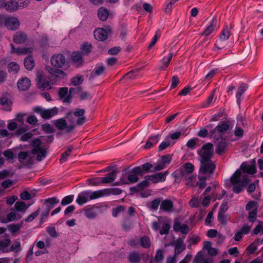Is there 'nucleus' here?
Returning <instances> with one entry per match:
<instances>
[{"instance_id": "obj_1", "label": "nucleus", "mask_w": 263, "mask_h": 263, "mask_svg": "<svg viewBox=\"0 0 263 263\" xmlns=\"http://www.w3.org/2000/svg\"><path fill=\"white\" fill-rule=\"evenodd\" d=\"M198 154L200 156L199 174L211 177L216 166V162L212 160L214 155L213 144L208 143L203 145Z\"/></svg>"}, {"instance_id": "obj_2", "label": "nucleus", "mask_w": 263, "mask_h": 263, "mask_svg": "<svg viewBox=\"0 0 263 263\" xmlns=\"http://www.w3.org/2000/svg\"><path fill=\"white\" fill-rule=\"evenodd\" d=\"M99 190L92 193L89 191H84L80 193L77 199V202L82 205L87 202L89 200H93L100 198Z\"/></svg>"}, {"instance_id": "obj_3", "label": "nucleus", "mask_w": 263, "mask_h": 263, "mask_svg": "<svg viewBox=\"0 0 263 263\" xmlns=\"http://www.w3.org/2000/svg\"><path fill=\"white\" fill-rule=\"evenodd\" d=\"M33 111L39 114L42 118L47 120L57 115L59 109L56 107L50 109H43L40 106H36L33 108Z\"/></svg>"}, {"instance_id": "obj_4", "label": "nucleus", "mask_w": 263, "mask_h": 263, "mask_svg": "<svg viewBox=\"0 0 263 263\" xmlns=\"http://www.w3.org/2000/svg\"><path fill=\"white\" fill-rule=\"evenodd\" d=\"M230 121L222 122L210 133V136L214 138L218 139L221 137L222 133L227 132L231 127Z\"/></svg>"}, {"instance_id": "obj_5", "label": "nucleus", "mask_w": 263, "mask_h": 263, "mask_svg": "<svg viewBox=\"0 0 263 263\" xmlns=\"http://www.w3.org/2000/svg\"><path fill=\"white\" fill-rule=\"evenodd\" d=\"M81 89V87L70 88L69 93L68 94V88L67 87H62L60 88L59 95L64 103H70L71 101V95L74 93L76 91Z\"/></svg>"}, {"instance_id": "obj_6", "label": "nucleus", "mask_w": 263, "mask_h": 263, "mask_svg": "<svg viewBox=\"0 0 263 263\" xmlns=\"http://www.w3.org/2000/svg\"><path fill=\"white\" fill-rule=\"evenodd\" d=\"M149 256L147 253H140L137 251L131 252L128 256V261L130 263H139L141 259L144 261L149 259Z\"/></svg>"}, {"instance_id": "obj_7", "label": "nucleus", "mask_w": 263, "mask_h": 263, "mask_svg": "<svg viewBox=\"0 0 263 263\" xmlns=\"http://www.w3.org/2000/svg\"><path fill=\"white\" fill-rule=\"evenodd\" d=\"M54 122L55 126L58 129L60 130L66 129L67 133H70L76 127L75 124H73L68 125L66 121L62 118L55 120L54 121Z\"/></svg>"}, {"instance_id": "obj_8", "label": "nucleus", "mask_w": 263, "mask_h": 263, "mask_svg": "<svg viewBox=\"0 0 263 263\" xmlns=\"http://www.w3.org/2000/svg\"><path fill=\"white\" fill-rule=\"evenodd\" d=\"M51 64L57 68H61L65 64L66 59L62 54H57L51 58Z\"/></svg>"}, {"instance_id": "obj_9", "label": "nucleus", "mask_w": 263, "mask_h": 263, "mask_svg": "<svg viewBox=\"0 0 263 263\" xmlns=\"http://www.w3.org/2000/svg\"><path fill=\"white\" fill-rule=\"evenodd\" d=\"M184 237L179 238L174 240L173 245L175 247V256H177L180 253L185 250L186 245L184 242Z\"/></svg>"}, {"instance_id": "obj_10", "label": "nucleus", "mask_w": 263, "mask_h": 263, "mask_svg": "<svg viewBox=\"0 0 263 263\" xmlns=\"http://www.w3.org/2000/svg\"><path fill=\"white\" fill-rule=\"evenodd\" d=\"M168 171H166L164 173H158L148 176L149 180L154 183L164 182L166 180V176L168 175Z\"/></svg>"}, {"instance_id": "obj_11", "label": "nucleus", "mask_w": 263, "mask_h": 263, "mask_svg": "<svg viewBox=\"0 0 263 263\" xmlns=\"http://www.w3.org/2000/svg\"><path fill=\"white\" fill-rule=\"evenodd\" d=\"M85 113L84 109L77 108L73 112L75 117H79L77 120L78 125H82L86 122V118L84 116Z\"/></svg>"}, {"instance_id": "obj_12", "label": "nucleus", "mask_w": 263, "mask_h": 263, "mask_svg": "<svg viewBox=\"0 0 263 263\" xmlns=\"http://www.w3.org/2000/svg\"><path fill=\"white\" fill-rule=\"evenodd\" d=\"M24 6H21L18 5L17 2L15 0H10L6 2L5 9L6 10L9 12H13L17 11L20 7H23Z\"/></svg>"}, {"instance_id": "obj_13", "label": "nucleus", "mask_w": 263, "mask_h": 263, "mask_svg": "<svg viewBox=\"0 0 263 263\" xmlns=\"http://www.w3.org/2000/svg\"><path fill=\"white\" fill-rule=\"evenodd\" d=\"M20 23L17 18L13 17H8L6 27L9 30H15L18 28Z\"/></svg>"}, {"instance_id": "obj_14", "label": "nucleus", "mask_w": 263, "mask_h": 263, "mask_svg": "<svg viewBox=\"0 0 263 263\" xmlns=\"http://www.w3.org/2000/svg\"><path fill=\"white\" fill-rule=\"evenodd\" d=\"M28 36L26 33L22 31L16 32L13 36V41L17 44H22L27 40Z\"/></svg>"}, {"instance_id": "obj_15", "label": "nucleus", "mask_w": 263, "mask_h": 263, "mask_svg": "<svg viewBox=\"0 0 263 263\" xmlns=\"http://www.w3.org/2000/svg\"><path fill=\"white\" fill-rule=\"evenodd\" d=\"M173 175L176 179H180L181 180L183 178H184L185 179H187V178L189 179V180H191L192 177L191 175H189L184 170L183 167H181L179 169L175 171L173 174Z\"/></svg>"}, {"instance_id": "obj_16", "label": "nucleus", "mask_w": 263, "mask_h": 263, "mask_svg": "<svg viewBox=\"0 0 263 263\" xmlns=\"http://www.w3.org/2000/svg\"><path fill=\"white\" fill-rule=\"evenodd\" d=\"M122 193V191L119 189H105L99 190V196L102 197L106 195H119Z\"/></svg>"}, {"instance_id": "obj_17", "label": "nucleus", "mask_w": 263, "mask_h": 263, "mask_svg": "<svg viewBox=\"0 0 263 263\" xmlns=\"http://www.w3.org/2000/svg\"><path fill=\"white\" fill-rule=\"evenodd\" d=\"M94 36L98 41H104L108 36L107 30L103 28H97L94 31Z\"/></svg>"}, {"instance_id": "obj_18", "label": "nucleus", "mask_w": 263, "mask_h": 263, "mask_svg": "<svg viewBox=\"0 0 263 263\" xmlns=\"http://www.w3.org/2000/svg\"><path fill=\"white\" fill-rule=\"evenodd\" d=\"M11 47V53H16L18 55L21 54H27L28 53H30L32 51V48H26V47H20L15 49L13 44L10 45Z\"/></svg>"}, {"instance_id": "obj_19", "label": "nucleus", "mask_w": 263, "mask_h": 263, "mask_svg": "<svg viewBox=\"0 0 263 263\" xmlns=\"http://www.w3.org/2000/svg\"><path fill=\"white\" fill-rule=\"evenodd\" d=\"M173 206L174 204L172 201L165 199L161 202L160 209L164 212L170 213L173 212Z\"/></svg>"}, {"instance_id": "obj_20", "label": "nucleus", "mask_w": 263, "mask_h": 263, "mask_svg": "<svg viewBox=\"0 0 263 263\" xmlns=\"http://www.w3.org/2000/svg\"><path fill=\"white\" fill-rule=\"evenodd\" d=\"M173 229L176 232H180L184 234H186L189 230L187 225L181 224L178 220H175Z\"/></svg>"}, {"instance_id": "obj_21", "label": "nucleus", "mask_w": 263, "mask_h": 263, "mask_svg": "<svg viewBox=\"0 0 263 263\" xmlns=\"http://www.w3.org/2000/svg\"><path fill=\"white\" fill-rule=\"evenodd\" d=\"M241 173L239 170H237L233 176L230 178V181L233 185H237L241 183L242 180L245 178L247 177L248 178L247 175L243 176L241 179Z\"/></svg>"}, {"instance_id": "obj_22", "label": "nucleus", "mask_w": 263, "mask_h": 263, "mask_svg": "<svg viewBox=\"0 0 263 263\" xmlns=\"http://www.w3.org/2000/svg\"><path fill=\"white\" fill-rule=\"evenodd\" d=\"M31 85V81L27 78H23L17 82V87L21 90H27Z\"/></svg>"}, {"instance_id": "obj_23", "label": "nucleus", "mask_w": 263, "mask_h": 263, "mask_svg": "<svg viewBox=\"0 0 263 263\" xmlns=\"http://www.w3.org/2000/svg\"><path fill=\"white\" fill-rule=\"evenodd\" d=\"M117 176V171H113L112 172L108 173L104 177H102L99 180H101L102 183H108L113 182Z\"/></svg>"}, {"instance_id": "obj_24", "label": "nucleus", "mask_w": 263, "mask_h": 263, "mask_svg": "<svg viewBox=\"0 0 263 263\" xmlns=\"http://www.w3.org/2000/svg\"><path fill=\"white\" fill-rule=\"evenodd\" d=\"M217 24V18L215 16L214 17L211 22L210 24L205 28L204 31L201 34L202 35L208 36L213 31Z\"/></svg>"}, {"instance_id": "obj_25", "label": "nucleus", "mask_w": 263, "mask_h": 263, "mask_svg": "<svg viewBox=\"0 0 263 263\" xmlns=\"http://www.w3.org/2000/svg\"><path fill=\"white\" fill-rule=\"evenodd\" d=\"M58 202L59 200L56 197H52L45 199L43 204L46 206L45 210L50 211Z\"/></svg>"}, {"instance_id": "obj_26", "label": "nucleus", "mask_w": 263, "mask_h": 263, "mask_svg": "<svg viewBox=\"0 0 263 263\" xmlns=\"http://www.w3.org/2000/svg\"><path fill=\"white\" fill-rule=\"evenodd\" d=\"M213 261L212 258L204 257L201 252L198 253L194 260L195 263H212Z\"/></svg>"}, {"instance_id": "obj_27", "label": "nucleus", "mask_w": 263, "mask_h": 263, "mask_svg": "<svg viewBox=\"0 0 263 263\" xmlns=\"http://www.w3.org/2000/svg\"><path fill=\"white\" fill-rule=\"evenodd\" d=\"M37 81L39 87L42 88H46L50 85V82L47 80L45 78H43L42 74L40 72L36 73Z\"/></svg>"}, {"instance_id": "obj_28", "label": "nucleus", "mask_w": 263, "mask_h": 263, "mask_svg": "<svg viewBox=\"0 0 263 263\" xmlns=\"http://www.w3.org/2000/svg\"><path fill=\"white\" fill-rule=\"evenodd\" d=\"M227 147V143L224 140H221L217 145L216 153L218 155H221L226 152Z\"/></svg>"}, {"instance_id": "obj_29", "label": "nucleus", "mask_w": 263, "mask_h": 263, "mask_svg": "<svg viewBox=\"0 0 263 263\" xmlns=\"http://www.w3.org/2000/svg\"><path fill=\"white\" fill-rule=\"evenodd\" d=\"M71 58L73 62L78 66L81 65L83 60L82 57V53L79 52H73L71 54Z\"/></svg>"}, {"instance_id": "obj_30", "label": "nucleus", "mask_w": 263, "mask_h": 263, "mask_svg": "<svg viewBox=\"0 0 263 263\" xmlns=\"http://www.w3.org/2000/svg\"><path fill=\"white\" fill-rule=\"evenodd\" d=\"M24 64L25 68L28 70H32L35 66L34 61L31 56H28L25 59Z\"/></svg>"}, {"instance_id": "obj_31", "label": "nucleus", "mask_w": 263, "mask_h": 263, "mask_svg": "<svg viewBox=\"0 0 263 263\" xmlns=\"http://www.w3.org/2000/svg\"><path fill=\"white\" fill-rule=\"evenodd\" d=\"M98 16L102 21H105L108 17V11L103 7H100L98 11Z\"/></svg>"}, {"instance_id": "obj_32", "label": "nucleus", "mask_w": 263, "mask_h": 263, "mask_svg": "<svg viewBox=\"0 0 263 263\" xmlns=\"http://www.w3.org/2000/svg\"><path fill=\"white\" fill-rule=\"evenodd\" d=\"M232 28V26L230 28L227 26H226L219 35V41H225L229 38L230 35V30Z\"/></svg>"}, {"instance_id": "obj_33", "label": "nucleus", "mask_w": 263, "mask_h": 263, "mask_svg": "<svg viewBox=\"0 0 263 263\" xmlns=\"http://www.w3.org/2000/svg\"><path fill=\"white\" fill-rule=\"evenodd\" d=\"M249 182V179L247 177H245L241 181V183L237 185H234L233 191L236 193H239L242 191V187L245 186Z\"/></svg>"}, {"instance_id": "obj_34", "label": "nucleus", "mask_w": 263, "mask_h": 263, "mask_svg": "<svg viewBox=\"0 0 263 263\" xmlns=\"http://www.w3.org/2000/svg\"><path fill=\"white\" fill-rule=\"evenodd\" d=\"M11 240L9 238H6L0 240V251L2 252H8L9 250L7 249L10 246Z\"/></svg>"}, {"instance_id": "obj_35", "label": "nucleus", "mask_w": 263, "mask_h": 263, "mask_svg": "<svg viewBox=\"0 0 263 263\" xmlns=\"http://www.w3.org/2000/svg\"><path fill=\"white\" fill-rule=\"evenodd\" d=\"M30 205H27L26 203L22 201H18L14 204L15 210L17 212H25Z\"/></svg>"}, {"instance_id": "obj_36", "label": "nucleus", "mask_w": 263, "mask_h": 263, "mask_svg": "<svg viewBox=\"0 0 263 263\" xmlns=\"http://www.w3.org/2000/svg\"><path fill=\"white\" fill-rule=\"evenodd\" d=\"M105 71V68L103 66H97L91 73L89 79H93L96 76L102 74Z\"/></svg>"}, {"instance_id": "obj_37", "label": "nucleus", "mask_w": 263, "mask_h": 263, "mask_svg": "<svg viewBox=\"0 0 263 263\" xmlns=\"http://www.w3.org/2000/svg\"><path fill=\"white\" fill-rule=\"evenodd\" d=\"M0 103L4 106V109L7 111L11 110V101L6 97H3L0 100Z\"/></svg>"}, {"instance_id": "obj_38", "label": "nucleus", "mask_w": 263, "mask_h": 263, "mask_svg": "<svg viewBox=\"0 0 263 263\" xmlns=\"http://www.w3.org/2000/svg\"><path fill=\"white\" fill-rule=\"evenodd\" d=\"M140 246L144 249H148L151 247V242L149 238L146 236L140 238L139 241Z\"/></svg>"}, {"instance_id": "obj_39", "label": "nucleus", "mask_w": 263, "mask_h": 263, "mask_svg": "<svg viewBox=\"0 0 263 263\" xmlns=\"http://www.w3.org/2000/svg\"><path fill=\"white\" fill-rule=\"evenodd\" d=\"M241 168L244 172L248 174H253L256 172V167L254 165H247L243 163Z\"/></svg>"}, {"instance_id": "obj_40", "label": "nucleus", "mask_w": 263, "mask_h": 263, "mask_svg": "<svg viewBox=\"0 0 263 263\" xmlns=\"http://www.w3.org/2000/svg\"><path fill=\"white\" fill-rule=\"evenodd\" d=\"M159 137L158 135L152 137L148 139L146 142L145 147L146 148H149L153 145L156 144L159 141Z\"/></svg>"}, {"instance_id": "obj_41", "label": "nucleus", "mask_w": 263, "mask_h": 263, "mask_svg": "<svg viewBox=\"0 0 263 263\" xmlns=\"http://www.w3.org/2000/svg\"><path fill=\"white\" fill-rule=\"evenodd\" d=\"M211 176H206L205 175H201L199 174V180L197 182V185L200 189H203L206 185V181L208 178Z\"/></svg>"}, {"instance_id": "obj_42", "label": "nucleus", "mask_w": 263, "mask_h": 263, "mask_svg": "<svg viewBox=\"0 0 263 263\" xmlns=\"http://www.w3.org/2000/svg\"><path fill=\"white\" fill-rule=\"evenodd\" d=\"M246 210L248 212L258 211L257 203L254 201H249L246 206Z\"/></svg>"}, {"instance_id": "obj_43", "label": "nucleus", "mask_w": 263, "mask_h": 263, "mask_svg": "<svg viewBox=\"0 0 263 263\" xmlns=\"http://www.w3.org/2000/svg\"><path fill=\"white\" fill-rule=\"evenodd\" d=\"M128 172L124 173L120 177L119 181L116 182L114 183V185H121L123 184H128Z\"/></svg>"}, {"instance_id": "obj_44", "label": "nucleus", "mask_w": 263, "mask_h": 263, "mask_svg": "<svg viewBox=\"0 0 263 263\" xmlns=\"http://www.w3.org/2000/svg\"><path fill=\"white\" fill-rule=\"evenodd\" d=\"M41 144V142L39 139H35L32 141V146H34L35 147L32 149V153L33 154H36L38 151L42 148L40 147V145Z\"/></svg>"}, {"instance_id": "obj_45", "label": "nucleus", "mask_w": 263, "mask_h": 263, "mask_svg": "<svg viewBox=\"0 0 263 263\" xmlns=\"http://www.w3.org/2000/svg\"><path fill=\"white\" fill-rule=\"evenodd\" d=\"M150 182L151 180H149V177L147 176L145 177L144 180L137 185V189L139 188L140 191L143 190L149 185Z\"/></svg>"}, {"instance_id": "obj_46", "label": "nucleus", "mask_w": 263, "mask_h": 263, "mask_svg": "<svg viewBox=\"0 0 263 263\" xmlns=\"http://www.w3.org/2000/svg\"><path fill=\"white\" fill-rule=\"evenodd\" d=\"M150 182L151 180H149V177L147 176L145 177L144 180L137 185V189L139 188L140 191L143 190L149 185Z\"/></svg>"}, {"instance_id": "obj_47", "label": "nucleus", "mask_w": 263, "mask_h": 263, "mask_svg": "<svg viewBox=\"0 0 263 263\" xmlns=\"http://www.w3.org/2000/svg\"><path fill=\"white\" fill-rule=\"evenodd\" d=\"M150 182L151 180H149V177L147 176L145 177L144 180L137 185V189L139 188L140 191L143 190L149 185Z\"/></svg>"}, {"instance_id": "obj_48", "label": "nucleus", "mask_w": 263, "mask_h": 263, "mask_svg": "<svg viewBox=\"0 0 263 263\" xmlns=\"http://www.w3.org/2000/svg\"><path fill=\"white\" fill-rule=\"evenodd\" d=\"M73 149L72 146H69L67 149L62 154V157L60 159L61 163L66 161L68 157L70 155L72 150Z\"/></svg>"}, {"instance_id": "obj_49", "label": "nucleus", "mask_w": 263, "mask_h": 263, "mask_svg": "<svg viewBox=\"0 0 263 263\" xmlns=\"http://www.w3.org/2000/svg\"><path fill=\"white\" fill-rule=\"evenodd\" d=\"M161 201L159 199H156L152 201H151L148 204V206L152 210H157L159 207L160 206Z\"/></svg>"}, {"instance_id": "obj_50", "label": "nucleus", "mask_w": 263, "mask_h": 263, "mask_svg": "<svg viewBox=\"0 0 263 263\" xmlns=\"http://www.w3.org/2000/svg\"><path fill=\"white\" fill-rule=\"evenodd\" d=\"M127 177L128 180V184L136 183L139 180L138 176L133 173L128 172V176Z\"/></svg>"}, {"instance_id": "obj_51", "label": "nucleus", "mask_w": 263, "mask_h": 263, "mask_svg": "<svg viewBox=\"0 0 263 263\" xmlns=\"http://www.w3.org/2000/svg\"><path fill=\"white\" fill-rule=\"evenodd\" d=\"M50 73L55 77L63 78L66 76V74L62 70L60 69H51Z\"/></svg>"}, {"instance_id": "obj_52", "label": "nucleus", "mask_w": 263, "mask_h": 263, "mask_svg": "<svg viewBox=\"0 0 263 263\" xmlns=\"http://www.w3.org/2000/svg\"><path fill=\"white\" fill-rule=\"evenodd\" d=\"M246 86L244 85H241L239 87L238 91L236 95V97L237 98V102L238 104L240 103V98L242 95L246 90Z\"/></svg>"}, {"instance_id": "obj_53", "label": "nucleus", "mask_w": 263, "mask_h": 263, "mask_svg": "<svg viewBox=\"0 0 263 263\" xmlns=\"http://www.w3.org/2000/svg\"><path fill=\"white\" fill-rule=\"evenodd\" d=\"M172 160V156L170 155H166L161 157L160 162L165 167L169 164Z\"/></svg>"}, {"instance_id": "obj_54", "label": "nucleus", "mask_w": 263, "mask_h": 263, "mask_svg": "<svg viewBox=\"0 0 263 263\" xmlns=\"http://www.w3.org/2000/svg\"><path fill=\"white\" fill-rule=\"evenodd\" d=\"M173 55V53L171 52L169 53L168 57L166 59L165 57L163 58L162 61L164 63V66H162L161 69L165 70L166 68L168 66Z\"/></svg>"}, {"instance_id": "obj_55", "label": "nucleus", "mask_w": 263, "mask_h": 263, "mask_svg": "<svg viewBox=\"0 0 263 263\" xmlns=\"http://www.w3.org/2000/svg\"><path fill=\"white\" fill-rule=\"evenodd\" d=\"M170 229V226L168 223L164 222L161 226L159 231V233L161 235L167 234Z\"/></svg>"}, {"instance_id": "obj_56", "label": "nucleus", "mask_w": 263, "mask_h": 263, "mask_svg": "<svg viewBox=\"0 0 263 263\" xmlns=\"http://www.w3.org/2000/svg\"><path fill=\"white\" fill-rule=\"evenodd\" d=\"M218 220L222 224H226L228 220V216L223 212H219L218 215Z\"/></svg>"}, {"instance_id": "obj_57", "label": "nucleus", "mask_w": 263, "mask_h": 263, "mask_svg": "<svg viewBox=\"0 0 263 263\" xmlns=\"http://www.w3.org/2000/svg\"><path fill=\"white\" fill-rule=\"evenodd\" d=\"M84 81L83 76H77L75 77H73L71 79V83L74 86H77L81 84Z\"/></svg>"}, {"instance_id": "obj_58", "label": "nucleus", "mask_w": 263, "mask_h": 263, "mask_svg": "<svg viewBox=\"0 0 263 263\" xmlns=\"http://www.w3.org/2000/svg\"><path fill=\"white\" fill-rule=\"evenodd\" d=\"M211 125H208L206 126L205 128L201 129L198 133V136L203 138L207 137L208 135V129L211 128Z\"/></svg>"}, {"instance_id": "obj_59", "label": "nucleus", "mask_w": 263, "mask_h": 263, "mask_svg": "<svg viewBox=\"0 0 263 263\" xmlns=\"http://www.w3.org/2000/svg\"><path fill=\"white\" fill-rule=\"evenodd\" d=\"M7 218L9 221H12L16 219L21 218V216L18 214H17L14 211H12L7 215Z\"/></svg>"}, {"instance_id": "obj_60", "label": "nucleus", "mask_w": 263, "mask_h": 263, "mask_svg": "<svg viewBox=\"0 0 263 263\" xmlns=\"http://www.w3.org/2000/svg\"><path fill=\"white\" fill-rule=\"evenodd\" d=\"M258 211L248 212V220L251 222H254L256 218Z\"/></svg>"}, {"instance_id": "obj_61", "label": "nucleus", "mask_w": 263, "mask_h": 263, "mask_svg": "<svg viewBox=\"0 0 263 263\" xmlns=\"http://www.w3.org/2000/svg\"><path fill=\"white\" fill-rule=\"evenodd\" d=\"M20 69L19 65L14 62H12L8 65L9 71H13L15 73L17 72Z\"/></svg>"}, {"instance_id": "obj_62", "label": "nucleus", "mask_w": 263, "mask_h": 263, "mask_svg": "<svg viewBox=\"0 0 263 263\" xmlns=\"http://www.w3.org/2000/svg\"><path fill=\"white\" fill-rule=\"evenodd\" d=\"M153 165V170L152 172H156L164 169L166 167L164 166L160 161L154 163Z\"/></svg>"}, {"instance_id": "obj_63", "label": "nucleus", "mask_w": 263, "mask_h": 263, "mask_svg": "<svg viewBox=\"0 0 263 263\" xmlns=\"http://www.w3.org/2000/svg\"><path fill=\"white\" fill-rule=\"evenodd\" d=\"M182 167L189 175H191V173L194 170V166L191 163H185Z\"/></svg>"}, {"instance_id": "obj_64", "label": "nucleus", "mask_w": 263, "mask_h": 263, "mask_svg": "<svg viewBox=\"0 0 263 263\" xmlns=\"http://www.w3.org/2000/svg\"><path fill=\"white\" fill-rule=\"evenodd\" d=\"M85 216L89 219H93L97 216V213L92 209H88L85 211Z\"/></svg>"}]
</instances>
